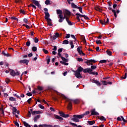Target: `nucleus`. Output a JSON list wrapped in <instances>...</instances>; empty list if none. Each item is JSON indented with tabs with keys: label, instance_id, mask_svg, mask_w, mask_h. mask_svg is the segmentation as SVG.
<instances>
[{
	"label": "nucleus",
	"instance_id": "22",
	"mask_svg": "<svg viewBox=\"0 0 127 127\" xmlns=\"http://www.w3.org/2000/svg\"><path fill=\"white\" fill-rule=\"evenodd\" d=\"M47 20L48 24V25H49V26H52V25H53L52 24V23L51 22V19H47Z\"/></svg>",
	"mask_w": 127,
	"mask_h": 127
},
{
	"label": "nucleus",
	"instance_id": "36",
	"mask_svg": "<svg viewBox=\"0 0 127 127\" xmlns=\"http://www.w3.org/2000/svg\"><path fill=\"white\" fill-rule=\"evenodd\" d=\"M33 7L34 9H36V6H35L34 5L32 4H30V5H28V7Z\"/></svg>",
	"mask_w": 127,
	"mask_h": 127
},
{
	"label": "nucleus",
	"instance_id": "11",
	"mask_svg": "<svg viewBox=\"0 0 127 127\" xmlns=\"http://www.w3.org/2000/svg\"><path fill=\"white\" fill-rule=\"evenodd\" d=\"M91 82L92 83H95V84H97V86H101V83H100V81L97 80L93 79L92 80Z\"/></svg>",
	"mask_w": 127,
	"mask_h": 127
},
{
	"label": "nucleus",
	"instance_id": "17",
	"mask_svg": "<svg viewBox=\"0 0 127 127\" xmlns=\"http://www.w3.org/2000/svg\"><path fill=\"white\" fill-rule=\"evenodd\" d=\"M45 19H49V17H50V14H49V13L48 12H45Z\"/></svg>",
	"mask_w": 127,
	"mask_h": 127
},
{
	"label": "nucleus",
	"instance_id": "55",
	"mask_svg": "<svg viewBox=\"0 0 127 127\" xmlns=\"http://www.w3.org/2000/svg\"><path fill=\"white\" fill-rule=\"evenodd\" d=\"M121 118L122 121H123L124 123H127V121L125 119V118H124V117L121 116Z\"/></svg>",
	"mask_w": 127,
	"mask_h": 127
},
{
	"label": "nucleus",
	"instance_id": "47",
	"mask_svg": "<svg viewBox=\"0 0 127 127\" xmlns=\"http://www.w3.org/2000/svg\"><path fill=\"white\" fill-rule=\"evenodd\" d=\"M38 107L40 109H42V110H44V106H43V105H42L41 104H39Z\"/></svg>",
	"mask_w": 127,
	"mask_h": 127
},
{
	"label": "nucleus",
	"instance_id": "3",
	"mask_svg": "<svg viewBox=\"0 0 127 127\" xmlns=\"http://www.w3.org/2000/svg\"><path fill=\"white\" fill-rule=\"evenodd\" d=\"M9 71L11 76H13V77H14V76H19V72L17 71L15 72L13 69H10Z\"/></svg>",
	"mask_w": 127,
	"mask_h": 127
},
{
	"label": "nucleus",
	"instance_id": "60",
	"mask_svg": "<svg viewBox=\"0 0 127 127\" xmlns=\"http://www.w3.org/2000/svg\"><path fill=\"white\" fill-rule=\"evenodd\" d=\"M81 47L77 48V50L78 53L81 51H82V50H81Z\"/></svg>",
	"mask_w": 127,
	"mask_h": 127
},
{
	"label": "nucleus",
	"instance_id": "18",
	"mask_svg": "<svg viewBox=\"0 0 127 127\" xmlns=\"http://www.w3.org/2000/svg\"><path fill=\"white\" fill-rule=\"evenodd\" d=\"M12 111L13 115H15V114L16 113V112H17V109H16V108L13 107Z\"/></svg>",
	"mask_w": 127,
	"mask_h": 127
},
{
	"label": "nucleus",
	"instance_id": "1",
	"mask_svg": "<svg viewBox=\"0 0 127 127\" xmlns=\"http://www.w3.org/2000/svg\"><path fill=\"white\" fill-rule=\"evenodd\" d=\"M61 97L63 98V99H64L65 100L66 102H67L68 103V104L67 105V109L68 110H72V102H73L74 104H79V100L75 99H70L68 98H67L65 95L62 94Z\"/></svg>",
	"mask_w": 127,
	"mask_h": 127
},
{
	"label": "nucleus",
	"instance_id": "2",
	"mask_svg": "<svg viewBox=\"0 0 127 127\" xmlns=\"http://www.w3.org/2000/svg\"><path fill=\"white\" fill-rule=\"evenodd\" d=\"M83 115H74L73 116V118L71 119V121H73V122H75L76 123H79L80 122V119H83L82 118Z\"/></svg>",
	"mask_w": 127,
	"mask_h": 127
},
{
	"label": "nucleus",
	"instance_id": "21",
	"mask_svg": "<svg viewBox=\"0 0 127 127\" xmlns=\"http://www.w3.org/2000/svg\"><path fill=\"white\" fill-rule=\"evenodd\" d=\"M57 37H59V33H56L55 35L53 36V39L55 40Z\"/></svg>",
	"mask_w": 127,
	"mask_h": 127
},
{
	"label": "nucleus",
	"instance_id": "23",
	"mask_svg": "<svg viewBox=\"0 0 127 127\" xmlns=\"http://www.w3.org/2000/svg\"><path fill=\"white\" fill-rule=\"evenodd\" d=\"M71 7H72V8H78V7L79 6H77V5L75 4V3H74L73 2H72L71 3Z\"/></svg>",
	"mask_w": 127,
	"mask_h": 127
},
{
	"label": "nucleus",
	"instance_id": "59",
	"mask_svg": "<svg viewBox=\"0 0 127 127\" xmlns=\"http://www.w3.org/2000/svg\"><path fill=\"white\" fill-rule=\"evenodd\" d=\"M96 42L97 43V44H102V42H101L100 40H96Z\"/></svg>",
	"mask_w": 127,
	"mask_h": 127
},
{
	"label": "nucleus",
	"instance_id": "4",
	"mask_svg": "<svg viewBox=\"0 0 127 127\" xmlns=\"http://www.w3.org/2000/svg\"><path fill=\"white\" fill-rule=\"evenodd\" d=\"M83 72L84 73H90L91 75H95V72H93V70L90 68L84 69Z\"/></svg>",
	"mask_w": 127,
	"mask_h": 127
},
{
	"label": "nucleus",
	"instance_id": "49",
	"mask_svg": "<svg viewBox=\"0 0 127 127\" xmlns=\"http://www.w3.org/2000/svg\"><path fill=\"white\" fill-rule=\"evenodd\" d=\"M90 63H96L97 62L96 61H95V60H89Z\"/></svg>",
	"mask_w": 127,
	"mask_h": 127
},
{
	"label": "nucleus",
	"instance_id": "62",
	"mask_svg": "<svg viewBox=\"0 0 127 127\" xmlns=\"http://www.w3.org/2000/svg\"><path fill=\"white\" fill-rule=\"evenodd\" d=\"M38 90H39V91H42V90H43V87L41 86H38Z\"/></svg>",
	"mask_w": 127,
	"mask_h": 127
},
{
	"label": "nucleus",
	"instance_id": "37",
	"mask_svg": "<svg viewBox=\"0 0 127 127\" xmlns=\"http://www.w3.org/2000/svg\"><path fill=\"white\" fill-rule=\"evenodd\" d=\"M42 127H52V126L44 124L42 125Z\"/></svg>",
	"mask_w": 127,
	"mask_h": 127
},
{
	"label": "nucleus",
	"instance_id": "28",
	"mask_svg": "<svg viewBox=\"0 0 127 127\" xmlns=\"http://www.w3.org/2000/svg\"><path fill=\"white\" fill-rule=\"evenodd\" d=\"M90 114V112L89 111H86L85 113L82 114L81 115V116H82V118L85 117V116H87V115H89Z\"/></svg>",
	"mask_w": 127,
	"mask_h": 127
},
{
	"label": "nucleus",
	"instance_id": "39",
	"mask_svg": "<svg viewBox=\"0 0 127 127\" xmlns=\"http://www.w3.org/2000/svg\"><path fill=\"white\" fill-rule=\"evenodd\" d=\"M64 44H69V41L67 40H64L63 41V43Z\"/></svg>",
	"mask_w": 127,
	"mask_h": 127
},
{
	"label": "nucleus",
	"instance_id": "6",
	"mask_svg": "<svg viewBox=\"0 0 127 127\" xmlns=\"http://www.w3.org/2000/svg\"><path fill=\"white\" fill-rule=\"evenodd\" d=\"M19 63L21 64H26V65H28V63H29V61L28 60H21L19 62Z\"/></svg>",
	"mask_w": 127,
	"mask_h": 127
},
{
	"label": "nucleus",
	"instance_id": "7",
	"mask_svg": "<svg viewBox=\"0 0 127 127\" xmlns=\"http://www.w3.org/2000/svg\"><path fill=\"white\" fill-rule=\"evenodd\" d=\"M59 114H60L61 117H63V118H69V114H65L63 112H59Z\"/></svg>",
	"mask_w": 127,
	"mask_h": 127
},
{
	"label": "nucleus",
	"instance_id": "38",
	"mask_svg": "<svg viewBox=\"0 0 127 127\" xmlns=\"http://www.w3.org/2000/svg\"><path fill=\"white\" fill-rule=\"evenodd\" d=\"M32 50L34 52H35V51H37V47H33L32 48Z\"/></svg>",
	"mask_w": 127,
	"mask_h": 127
},
{
	"label": "nucleus",
	"instance_id": "33",
	"mask_svg": "<svg viewBox=\"0 0 127 127\" xmlns=\"http://www.w3.org/2000/svg\"><path fill=\"white\" fill-rule=\"evenodd\" d=\"M60 63H61L62 64H63V65H65L66 66L69 65V64L66 63V62H62V61H61L60 62Z\"/></svg>",
	"mask_w": 127,
	"mask_h": 127
},
{
	"label": "nucleus",
	"instance_id": "46",
	"mask_svg": "<svg viewBox=\"0 0 127 127\" xmlns=\"http://www.w3.org/2000/svg\"><path fill=\"white\" fill-rule=\"evenodd\" d=\"M30 44H31L30 41H27L26 43V46H28V47H29V46H30Z\"/></svg>",
	"mask_w": 127,
	"mask_h": 127
},
{
	"label": "nucleus",
	"instance_id": "35",
	"mask_svg": "<svg viewBox=\"0 0 127 127\" xmlns=\"http://www.w3.org/2000/svg\"><path fill=\"white\" fill-rule=\"evenodd\" d=\"M69 124H70V125H71V126H72V127H77V124H74V123H72V122H69Z\"/></svg>",
	"mask_w": 127,
	"mask_h": 127
},
{
	"label": "nucleus",
	"instance_id": "15",
	"mask_svg": "<svg viewBox=\"0 0 127 127\" xmlns=\"http://www.w3.org/2000/svg\"><path fill=\"white\" fill-rule=\"evenodd\" d=\"M64 14L66 15V16H70L71 15V12L68 10H65Z\"/></svg>",
	"mask_w": 127,
	"mask_h": 127
},
{
	"label": "nucleus",
	"instance_id": "26",
	"mask_svg": "<svg viewBox=\"0 0 127 127\" xmlns=\"http://www.w3.org/2000/svg\"><path fill=\"white\" fill-rule=\"evenodd\" d=\"M69 45L71 46V49H73V48H74V44L73 43V41L71 40L69 41Z\"/></svg>",
	"mask_w": 127,
	"mask_h": 127
},
{
	"label": "nucleus",
	"instance_id": "43",
	"mask_svg": "<svg viewBox=\"0 0 127 127\" xmlns=\"http://www.w3.org/2000/svg\"><path fill=\"white\" fill-rule=\"evenodd\" d=\"M99 21H100V23H101V24H103V25H106V22H105V21L100 20Z\"/></svg>",
	"mask_w": 127,
	"mask_h": 127
},
{
	"label": "nucleus",
	"instance_id": "20",
	"mask_svg": "<svg viewBox=\"0 0 127 127\" xmlns=\"http://www.w3.org/2000/svg\"><path fill=\"white\" fill-rule=\"evenodd\" d=\"M84 68L83 67H82L81 66H79L78 67V68L77 69V70H76V71H77V72H79V73H81V72H82V71H83V72H84Z\"/></svg>",
	"mask_w": 127,
	"mask_h": 127
},
{
	"label": "nucleus",
	"instance_id": "48",
	"mask_svg": "<svg viewBox=\"0 0 127 127\" xmlns=\"http://www.w3.org/2000/svg\"><path fill=\"white\" fill-rule=\"evenodd\" d=\"M106 53H107V54H108V55H109V56H111V55H112V52H111L110 51H107Z\"/></svg>",
	"mask_w": 127,
	"mask_h": 127
},
{
	"label": "nucleus",
	"instance_id": "42",
	"mask_svg": "<svg viewBox=\"0 0 127 127\" xmlns=\"http://www.w3.org/2000/svg\"><path fill=\"white\" fill-rule=\"evenodd\" d=\"M50 0H46L45 2V4H47V5H48V4H50Z\"/></svg>",
	"mask_w": 127,
	"mask_h": 127
},
{
	"label": "nucleus",
	"instance_id": "51",
	"mask_svg": "<svg viewBox=\"0 0 127 127\" xmlns=\"http://www.w3.org/2000/svg\"><path fill=\"white\" fill-rule=\"evenodd\" d=\"M77 61H78L79 62H83L84 61V60H83V59L82 58H77Z\"/></svg>",
	"mask_w": 127,
	"mask_h": 127
},
{
	"label": "nucleus",
	"instance_id": "61",
	"mask_svg": "<svg viewBox=\"0 0 127 127\" xmlns=\"http://www.w3.org/2000/svg\"><path fill=\"white\" fill-rule=\"evenodd\" d=\"M11 19H13L14 20H18V18L15 17H11Z\"/></svg>",
	"mask_w": 127,
	"mask_h": 127
},
{
	"label": "nucleus",
	"instance_id": "57",
	"mask_svg": "<svg viewBox=\"0 0 127 127\" xmlns=\"http://www.w3.org/2000/svg\"><path fill=\"white\" fill-rule=\"evenodd\" d=\"M43 51L45 53V54H48V51L46 50V49H43Z\"/></svg>",
	"mask_w": 127,
	"mask_h": 127
},
{
	"label": "nucleus",
	"instance_id": "54",
	"mask_svg": "<svg viewBox=\"0 0 127 127\" xmlns=\"http://www.w3.org/2000/svg\"><path fill=\"white\" fill-rule=\"evenodd\" d=\"M107 61L106 60H101L100 61V63L103 64V63H106Z\"/></svg>",
	"mask_w": 127,
	"mask_h": 127
},
{
	"label": "nucleus",
	"instance_id": "56",
	"mask_svg": "<svg viewBox=\"0 0 127 127\" xmlns=\"http://www.w3.org/2000/svg\"><path fill=\"white\" fill-rule=\"evenodd\" d=\"M127 73L126 72L125 73L124 76L122 77V79H127Z\"/></svg>",
	"mask_w": 127,
	"mask_h": 127
},
{
	"label": "nucleus",
	"instance_id": "45",
	"mask_svg": "<svg viewBox=\"0 0 127 127\" xmlns=\"http://www.w3.org/2000/svg\"><path fill=\"white\" fill-rule=\"evenodd\" d=\"M47 64H49V63H50V56L47 57Z\"/></svg>",
	"mask_w": 127,
	"mask_h": 127
},
{
	"label": "nucleus",
	"instance_id": "53",
	"mask_svg": "<svg viewBox=\"0 0 127 127\" xmlns=\"http://www.w3.org/2000/svg\"><path fill=\"white\" fill-rule=\"evenodd\" d=\"M70 36L71 38H73V39H74L75 40L74 42L77 41V40H76V37L74 35H71Z\"/></svg>",
	"mask_w": 127,
	"mask_h": 127
},
{
	"label": "nucleus",
	"instance_id": "27",
	"mask_svg": "<svg viewBox=\"0 0 127 127\" xmlns=\"http://www.w3.org/2000/svg\"><path fill=\"white\" fill-rule=\"evenodd\" d=\"M9 101H11L12 102H16V99L13 97H10L9 98Z\"/></svg>",
	"mask_w": 127,
	"mask_h": 127
},
{
	"label": "nucleus",
	"instance_id": "16",
	"mask_svg": "<svg viewBox=\"0 0 127 127\" xmlns=\"http://www.w3.org/2000/svg\"><path fill=\"white\" fill-rule=\"evenodd\" d=\"M112 12H113V13L114 14V16L115 17H117V14L120 13V10H117V11L116 12V10L112 9Z\"/></svg>",
	"mask_w": 127,
	"mask_h": 127
},
{
	"label": "nucleus",
	"instance_id": "44",
	"mask_svg": "<svg viewBox=\"0 0 127 127\" xmlns=\"http://www.w3.org/2000/svg\"><path fill=\"white\" fill-rule=\"evenodd\" d=\"M101 82L103 85H105V86H107L108 85V82L106 81H102Z\"/></svg>",
	"mask_w": 127,
	"mask_h": 127
},
{
	"label": "nucleus",
	"instance_id": "5",
	"mask_svg": "<svg viewBox=\"0 0 127 127\" xmlns=\"http://www.w3.org/2000/svg\"><path fill=\"white\" fill-rule=\"evenodd\" d=\"M60 18V19L59 20V22H63V20H64V19H66V18H67V16L66 15H65V14H64V16L63 17V15H60V17L59 18Z\"/></svg>",
	"mask_w": 127,
	"mask_h": 127
},
{
	"label": "nucleus",
	"instance_id": "25",
	"mask_svg": "<svg viewBox=\"0 0 127 127\" xmlns=\"http://www.w3.org/2000/svg\"><path fill=\"white\" fill-rule=\"evenodd\" d=\"M40 118V115H37L34 118V122L36 123L37 122V120Z\"/></svg>",
	"mask_w": 127,
	"mask_h": 127
},
{
	"label": "nucleus",
	"instance_id": "19",
	"mask_svg": "<svg viewBox=\"0 0 127 127\" xmlns=\"http://www.w3.org/2000/svg\"><path fill=\"white\" fill-rule=\"evenodd\" d=\"M36 114L37 115H39V114H41V112L39 111H35L33 112H32V115H34Z\"/></svg>",
	"mask_w": 127,
	"mask_h": 127
},
{
	"label": "nucleus",
	"instance_id": "10",
	"mask_svg": "<svg viewBox=\"0 0 127 127\" xmlns=\"http://www.w3.org/2000/svg\"><path fill=\"white\" fill-rule=\"evenodd\" d=\"M91 82L92 83H95V84H97V86H101V83H100V81L97 80L93 79L92 80Z\"/></svg>",
	"mask_w": 127,
	"mask_h": 127
},
{
	"label": "nucleus",
	"instance_id": "32",
	"mask_svg": "<svg viewBox=\"0 0 127 127\" xmlns=\"http://www.w3.org/2000/svg\"><path fill=\"white\" fill-rule=\"evenodd\" d=\"M33 40L35 42V43H38V41H39V40L37 37H35L33 39Z\"/></svg>",
	"mask_w": 127,
	"mask_h": 127
},
{
	"label": "nucleus",
	"instance_id": "34",
	"mask_svg": "<svg viewBox=\"0 0 127 127\" xmlns=\"http://www.w3.org/2000/svg\"><path fill=\"white\" fill-rule=\"evenodd\" d=\"M100 121H106V118L104 117V116H101L99 118Z\"/></svg>",
	"mask_w": 127,
	"mask_h": 127
},
{
	"label": "nucleus",
	"instance_id": "12",
	"mask_svg": "<svg viewBox=\"0 0 127 127\" xmlns=\"http://www.w3.org/2000/svg\"><path fill=\"white\" fill-rule=\"evenodd\" d=\"M91 116H99V113L96 112V110L93 109L91 111Z\"/></svg>",
	"mask_w": 127,
	"mask_h": 127
},
{
	"label": "nucleus",
	"instance_id": "50",
	"mask_svg": "<svg viewBox=\"0 0 127 127\" xmlns=\"http://www.w3.org/2000/svg\"><path fill=\"white\" fill-rule=\"evenodd\" d=\"M75 15H79L80 17H84V16H85V15H82L78 13H76Z\"/></svg>",
	"mask_w": 127,
	"mask_h": 127
},
{
	"label": "nucleus",
	"instance_id": "41",
	"mask_svg": "<svg viewBox=\"0 0 127 127\" xmlns=\"http://www.w3.org/2000/svg\"><path fill=\"white\" fill-rule=\"evenodd\" d=\"M61 58L63 61H64V62H68V59H65V58L63 57H62Z\"/></svg>",
	"mask_w": 127,
	"mask_h": 127
},
{
	"label": "nucleus",
	"instance_id": "29",
	"mask_svg": "<svg viewBox=\"0 0 127 127\" xmlns=\"http://www.w3.org/2000/svg\"><path fill=\"white\" fill-rule=\"evenodd\" d=\"M23 125L25 127H31L30 125H29V124H28V123H26L25 121L23 122Z\"/></svg>",
	"mask_w": 127,
	"mask_h": 127
},
{
	"label": "nucleus",
	"instance_id": "24",
	"mask_svg": "<svg viewBox=\"0 0 127 127\" xmlns=\"http://www.w3.org/2000/svg\"><path fill=\"white\" fill-rule=\"evenodd\" d=\"M55 119H57L58 120H60L61 121H63V118L58 115H55Z\"/></svg>",
	"mask_w": 127,
	"mask_h": 127
},
{
	"label": "nucleus",
	"instance_id": "40",
	"mask_svg": "<svg viewBox=\"0 0 127 127\" xmlns=\"http://www.w3.org/2000/svg\"><path fill=\"white\" fill-rule=\"evenodd\" d=\"M91 70H95V69H97V65H92L91 66Z\"/></svg>",
	"mask_w": 127,
	"mask_h": 127
},
{
	"label": "nucleus",
	"instance_id": "9",
	"mask_svg": "<svg viewBox=\"0 0 127 127\" xmlns=\"http://www.w3.org/2000/svg\"><path fill=\"white\" fill-rule=\"evenodd\" d=\"M32 2H33V3H34V4H35V5H36L38 7H40L41 6L40 5V4L39 3V2H38V1L37 0H32Z\"/></svg>",
	"mask_w": 127,
	"mask_h": 127
},
{
	"label": "nucleus",
	"instance_id": "52",
	"mask_svg": "<svg viewBox=\"0 0 127 127\" xmlns=\"http://www.w3.org/2000/svg\"><path fill=\"white\" fill-rule=\"evenodd\" d=\"M14 124L16 126V127H19V124H18V123H17V121H14Z\"/></svg>",
	"mask_w": 127,
	"mask_h": 127
},
{
	"label": "nucleus",
	"instance_id": "31",
	"mask_svg": "<svg viewBox=\"0 0 127 127\" xmlns=\"http://www.w3.org/2000/svg\"><path fill=\"white\" fill-rule=\"evenodd\" d=\"M87 123L89 124V125L90 126H92L93 125H94V124H95V121H88Z\"/></svg>",
	"mask_w": 127,
	"mask_h": 127
},
{
	"label": "nucleus",
	"instance_id": "63",
	"mask_svg": "<svg viewBox=\"0 0 127 127\" xmlns=\"http://www.w3.org/2000/svg\"><path fill=\"white\" fill-rule=\"evenodd\" d=\"M20 12H21V13H23V14H25V11L24 10H20Z\"/></svg>",
	"mask_w": 127,
	"mask_h": 127
},
{
	"label": "nucleus",
	"instance_id": "14",
	"mask_svg": "<svg viewBox=\"0 0 127 127\" xmlns=\"http://www.w3.org/2000/svg\"><path fill=\"white\" fill-rule=\"evenodd\" d=\"M57 14H59V15L58 16V17L59 18L60 17V15H62V10L60 9H57Z\"/></svg>",
	"mask_w": 127,
	"mask_h": 127
},
{
	"label": "nucleus",
	"instance_id": "58",
	"mask_svg": "<svg viewBox=\"0 0 127 127\" xmlns=\"http://www.w3.org/2000/svg\"><path fill=\"white\" fill-rule=\"evenodd\" d=\"M77 8L79 9L80 12H81V13H83V12L82 11V7H77Z\"/></svg>",
	"mask_w": 127,
	"mask_h": 127
},
{
	"label": "nucleus",
	"instance_id": "8",
	"mask_svg": "<svg viewBox=\"0 0 127 127\" xmlns=\"http://www.w3.org/2000/svg\"><path fill=\"white\" fill-rule=\"evenodd\" d=\"M74 75L76 78H82V75H81V73L77 70L75 72Z\"/></svg>",
	"mask_w": 127,
	"mask_h": 127
},
{
	"label": "nucleus",
	"instance_id": "30",
	"mask_svg": "<svg viewBox=\"0 0 127 127\" xmlns=\"http://www.w3.org/2000/svg\"><path fill=\"white\" fill-rule=\"evenodd\" d=\"M95 10H97V11H100V12H102V9H101L100 8H99V7H96L95 8Z\"/></svg>",
	"mask_w": 127,
	"mask_h": 127
},
{
	"label": "nucleus",
	"instance_id": "13",
	"mask_svg": "<svg viewBox=\"0 0 127 127\" xmlns=\"http://www.w3.org/2000/svg\"><path fill=\"white\" fill-rule=\"evenodd\" d=\"M2 54L4 55V56H6V57H10V55L7 53V52H5L4 51L2 52Z\"/></svg>",
	"mask_w": 127,
	"mask_h": 127
},
{
	"label": "nucleus",
	"instance_id": "64",
	"mask_svg": "<svg viewBox=\"0 0 127 127\" xmlns=\"http://www.w3.org/2000/svg\"><path fill=\"white\" fill-rule=\"evenodd\" d=\"M70 38V34H67L65 36V38Z\"/></svg>",
	"mask_w": 127,
	"mask_h": 127
}]
</instances>
